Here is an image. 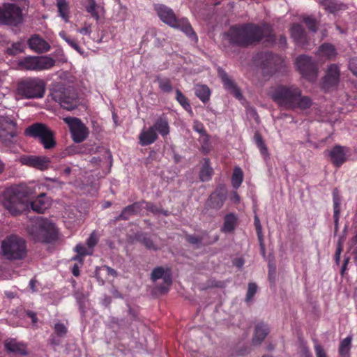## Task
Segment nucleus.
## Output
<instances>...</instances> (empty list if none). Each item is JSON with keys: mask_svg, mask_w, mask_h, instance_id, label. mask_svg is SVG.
I'll list each match as a JSON object with an SVG mask.
<instances>
[{"mask_svg": "<svg viewBox=\"0 0 357 357\" xmlns=\"http://www.w3.org/2000/svg\"><path fill=\"white\" fill-rule=\"evenodd\" d=\"M54 331L59 336H63L67 333V328L63 324L57 323L54 326Z\"/></svg>", "mask_w": 357, "mask_h": 357, "instance_id": "45", "label": "nucleus"}, {"mask_svg": "<svg viewBox=\"0 0 357 357\" xmlns=\"http://www.w3.org/2000/svg\"><path fill=\"white\" fill-rule=\"evenodd\" d=\"M105 268L107 271V274L111 275L114 277L116 276V271L114 269L109 266H105Z\"/></svg>", "mask_w": 357, "mask_h": 357, "instance_id": "58", "label": "nucleus"}, {"mask_svg": "<svg viewBox=\"0 0 357 357\" xmlns=\"http://www.w3.org/2000/svg\"><path fill=\"white\" fill-rule=\"evenodd\" d=\"M19 66L22 68L28 70L36 71V56H26L19 61Z\"/></svg>", "mask_w": 357, "mask_h": 357, "instance_id": "31", "label": "nucleus"}, {"mask_svg": "<svg viewBox=\"0 0 357 357\" xmlns=\"http://www.w3.org/2000/svg\"><path fill=\"white\" fill-rule=\"evenodd\" d=\"M24 50V44L22 42L14 43L9 47L7 52L9 54L15 55Z\"/></svg>", "mask_w": 357, "mask_h": 357, "instance_id": "41", "label": "nucleus"}, {"mask_svg": "<svg viewBox=\"0 0 357 357\" xmlns=\"http://www.w3.org/2000/svg\"><path fill=\"white\" fill-rule=\"evenodd\" d=\"M59 15L65 22H69V4L66 0H56Z\"/></svg>", "mask_w": 357, "mask_h": 357, "instance_id": "27", "label": "nucleus"}, {"mask_svg": "<svg viewBox=\"0 0 357 357\" xmlns=\"http://www.w3.org/2000/svg\"><path fill=\"white\" fill-rule=\"evenodd\" d=\"M142 207L147 208L153 213H158V208L151 203L144 202L142 204Z\"/></svg>", "mask_w": 357, "mask_h": 357, "instance_id": "54", "label": "nucleus"}, {"mask_svg": "<svg viewBox=\"0 0 357 357\" xmlns=\"http://www.w3.org/2000/svg\"><path fill=\"white\" fill-rule=\"evenodd\" d=\"M50 160L45 156H30L24 158L23 163L43 170L48 167Z\"/></svg>", "mask_w": 357, "mask_h": 357, "instance_id": "19", "label": "nucleus"}, {"mask_svg": "<svg viewBox=\"0 0 357 357\" xmlns=\"http://www.w3.org/2000/svg\"><path fill=\"white\" fill-rule=\"evenodd\" d=\"M1 253L7 259H22L26 255V245L24 239L12 235L1 243Z\"/></svg>", "mask_w": 357, "mask_h": 357, "instance_id": "5", "label": "nucleus"}, {"mask_svg": "<svg viewBox=\"0 0 357 357\" xmlns=\"http://www.w3.org/2000/svg\"><path fill=\"white\" fill-rule=\"evenodd\" d=\"M36 71L47 70L54 66L56 61L50 56H36Z\"/></svg>", "mask_w": 357, "mask_h": 357, "instance_id": "22", "label": "nucleus"}, {"mask_svg": "<svg viewBox=\"0 0 357 357\" xmlns=\"http://www.w3.org/2000/svg\"><path fill=\"white\" fill-rule=\"evenodd\" d=\"M319 55L331 59L335 56L336 51L332 45L324 44L319 49Z\"/></svg>", "mask_w": 357, "mask_h": 357, "instance_id": "30", "label": "nucleus"}, {"mask_svg": "<svg viewBox=\"0 0 357 357\" xmlns=\"http://www.w3.org/2000/svg\"><path fill=\"white\" fill-rule=\"evenodd\" d=\"M29 234L38 241H48L55 233L54 225L47 219L38 218L29 226Z\"/></svg>", "mask_w": 357, "mask_h": 357, "instance_id": "7", "label": "nucleus"}, {"mask_svg": "<svg viewBox=\"0 0 357 357\" xmlns=\"http://www.w3.org/2000/svg\"><path fill=\"white\" fill-rule=\"evenodd\" d=\"M75 250L77 252L79 256L74 257L73 259L79 261L81 264H82V257L86 255H91V252H86V248L82 244L77 245L75 248Z\"/></svg>", "mask_w": 357, "mask_h": 357, "instance_id": "42", "label": "nucleus"}, {"mask_svg": "<svg viewBox=\"0 0 357 357\" xmlns=\"http://www.w3.org/2000/svg\"><path fill=\"white\" fill-rule=\"evenodd\" d=\"M66 43L80 54L82 55L84 54L83 50L79 46L75 40L69 38Z\"/></svg>", "mask_w": 357, "mask_h": 357, "instance_id": "49", "label": "nucleus"}, {"mask_svg": "<svg viewBox=\"0 0 357 357\" xmlns=\"http://www.w3.org/2000/svg\"><path fill=\"white\" fill-rule=\"evenodd\" d=\"M16 124L10 119L0 116V141L8 145L12 142L13 138L16 135Z\"/></svg>", "mask_w": 357, "mask_h": 357, "instance_id": "13", "label": "nucleus"}, {"mask_svg": "<svg viewBox=\"0 0 357 357\" xmlns=\"http://www.w3.org/2000/svg\"><path fill=\"white\" fill-rule=\"evenodd\" d=\"M51 96L55 102L66 110H73L78 105L77 96L70 89L58 87L52 92Z\"/></svg>", "mask_w": 357, "mask_h": 357, "instance_id": "10", "label": "nucleus"}, {"mask_svg": "<svg viewBox=\"0 0 357 357\" xmlns=\"http://www.w3.org/2000/svg\"><path fill=\"white\" fill-rule=\"evenodd\" d=\"M86 10L96 20H98L103 13L102 7L97 5L95 0H89V4L86 6Z\"/></svg>", "mask_w": 357, "mask_h": 357, "instance_id": "29", "label": "nucleus"}, {"mask_svg": "<svg viewBox=\"0 0 357 357\" xmlns=\"http://www.w3.org/2000/svg\"><path fill=\"white\" fill-rule=\"evenodd\" d=\"M27 316L31 319L32 320V322L33 324L36 323L37 321V318H36V314L33 312H31V311H29L27 312Z\"/></svg>", "mask_w": 357, "mask_h": 357, "instance_id": "59", "label": "nucleus"}, {"mask_svg": "<svg viewBox=\"0 0 357 357\" xmlns=\"http://www.w3.org/2000/svg\"><path fill=\"white\" fill-rule=\"evenodd\" d=\"M213 169L209 165V160L204 159L202 167L200 171L199 176L202 181H207L211 179L213 174Z\"/></svg>", "mask_w": 357, "mask_h": 357, "instance_id": "32", "label": "nucleus"}, {"mask_svg": "<svg viewBox=\"0 0 357 357\" xmlns=\"http://www.w3.org/2000/svg\"><path fill=\"white\" fill-rule=\"evenodd\" d=\"M231 199L232 202L234 203H238L240 202V197L236 193V192H234L232 193Z\"/></svg>", "mask_w": 357, "mask_h": 357, "instance_id": "57", "label": "nucleus"}, {"mask_svg": "<svg viewBox=\"0 0 357 357\" xmlns=\"http://www.w3.org/2000/svg\"><path fill=\"white\" fill-rule=\"evenodd\" d=\"M304 22L308 28L312 31H316V22L311 17H305Z\"/></svg>", "mask_w": 357, "mask_h": 357, "instance_id": "50", "label": "nucleus"}, {"mask_svg": "<svg viewBox=\"0 0 357 357\" xmlns=\"http://www.w3.org/2000/svg\"><path fill=\"white\" fill-rule=\"evenodd\" d=\"M157 82L158 83L159 88L165 93H169L172 91V86L171 81L167 77H157Z\"/></svg>", "mask_w": 357, "mask_h": 357, "instance_id": "37", "label": "nucleus"}, {"mask_svg": "<svg viewBox=\"0 0 357 357\" xmlns=\"http://www.w3.org/2000/svg\"><path fill=\"white\" fill-rule=\"evenodd\" d=\"M160 278H162L167 286L172 284V277L168 269L165 270L162 267H157L153 270L151 273L152 280L155 281Z\"/></svg>", "mask_w": 357, "mask_h": 357, "instance_id": "23", "label": "nucleus"}, {"mask_svg": "<svg viewBox=\"0 0 357 357\" xmlns=\"http://www.w3.org/2000/svg\"><path fill=\"white\" fill-rule=\"evenodd\" d=\"M226 199V190L224 188L217 189L213 192L208 200V205L214 208H220Z\"/></svg>", "mask_w": 357, "mask_h": 357, "instance_id": "18", "label": "nucleus"}, {"mask_svg": "<svg viewBox=\"0 0 357 357\" xmlns=\"http://www.w3.org/2000/svg\"><path fill=\"white\" fill-rule=\"evenodd\" d=\"M188 241L192 243H197L199 242L197 238L192 236H190Z\"/></svg>", "mask_w": 357, "mask_h": 357, "instance_id": "64", "label": "nucleus"}, {"mask_svg": "<svg viewBox=\"0 0 357 357\" xmlns=\"http://www.w3.org/2000/svg\"><path fill=\"white\" fill-rule=\"evenodd\" d=\"M340 70L339 67L335 64L331 65L327 70L326 75L324 79V86L329 88L330 86L336 85L339 82Z\"/></svg>", "mask_w": 357, "mask_h": 357, "instance_id": "17", "label": "nucleus"}, {"mask_svg": "<svg viewBox=\"0 0 357 357\" xmlns=\"http://www.w3.org/2000/svg\"><path fill=\"white\" fill-rule=\"evenodd\" d=\"M331 162L335 166L342 165L350 155L349 149L344 146H335L329 151Z\"/></svg>", "mask_w": 357, "mask_h": 357, "instance_id": "14", "label": "nucleus"}, {"mask_svg": "<svg viewBox=\"0 0 357 357\" xmlns=\"http://www.w3.org/2000/svg\"><path fill=\"white\" fill-rule=\"evenodd\" d=\"M255 142H256V144H257V146L260 149L261 153L262 154L266 153L267 149H266V146H265V144H264L261 137L259 135H256L255 136Z\"/></svg>", "mask_w": 357, "mask_h": 357, "instance_id": "46", "label": "nucleus"}, {"mask_svg": "<svg viewBox=\"0 0 357 357\" xmlns=\"http://www.w3.org/2000/svg\"><path fill=\"white\" fill-rule=\"evenodd\" d=\"M271 28L268 24L259 26L252 24L241 26L231 27L225 33V38L230 43L246 46L259 41L264 36L271 33Z\"/></svg>", "mask_w": 357, "mask_h": 357, "instance_id": "3", "label": "nucleus"}, {"mask_svg": "<svg viewBox=\"0 0 357 357\" xmlns=\"http://www.w3.org/2000/svg\"><path fill=\"white\" fill-rule=\"evenodd\" d=\"M195 93L203 102H206L210 98L211 91L207 86L197 84L195 86Z\"/></svg>", "mask_w": 357, "mask_h": 357, "instance_id": "28", "label": "nucleus"}, {"mask_svg": "<svg viewBox=\"0 0 357 357\" xmlns=\"http://www.w3.org/2000/svg\"><path fill=\"white\" fill-rule=\"evenodd\" d=\"M243 178V173L241 169L238 167H235L231 177V183L234 188H238L241 185Z\"/></svg>", "mask_w": 357, "mask_h": 357, "instance_id": "36", "label": "nucleus"}, {"mask_svg": "<svg viewBox=\"0 0 357 357\" xmlns=\"http://www.w3.org/2000/svg\"><path fill=\"white\" fill-rule=\"evenodd\" d=\"M28 45L37 53L47 52L50 50V45L38 35L31 36L28 40Z\"/></svg>", "mask_w": 357, "mask_h": 357, "instance_id": "15", "label": "nucleus"}, {"mask_svg": "<svg viewBox=\"0 0 357 357\" xmlns=\"http://www.w3.org/2000/svg\"><path fill=\"white\" fill-rule=\"evenodd\" d=\"M22 21V11L17 3H6L0 7V24L17 26Z\"/></svg>", "mask_w": 357, "mask_h": 357, "instance_id": "8", "label": "nucleus"}, {"mask_svg": "<svg viewBox=\"0 0 357 357\" xmlns=\"http://www.w3.org/2000/svg\"><path fill=\"white\" fill-rule=\"evenodd\" d=\"M257 292V285L255 283H250L248 284V289L246 296V301L249 302L252 300L253 296Z\"/></svg>", "mask_w": 357, "mask_h": 357, "instance_id": "44", "label": "nucleus"}, {"mask_svg": "<svg viewBox=\"0 0 357 357\" xmlns=\"http://www.w3.org/2000/svg\"><path fill=\"white\" fill-rule=\"evenodd\" d=\"M64 122L68 126L73 140L76 143L84 141L89 136L88 128L77 118L66 117Z\"/></svg>", "mask_w": 357, "mask_h": 357, "instance_id": "11", "label": "nucleus"}, {"mask_svg": "<svg viewBox=\"0 0 357 357\" xmlns=\"http://www.w3.org/2000/svg\"><path fill=\"white\" fill-rule=\"evenodd\" d=\"M152 127L154 128L155 132L158 131L163 137L167 136L169 133V123L165 116L159 117Z\"/></svg>", "mask_w": 357, "mask_h": 357, "instance_id": "24", "label": "nucleus"}, {"mask_svg": "<svg viewBox=\"0 0 357 357\" xmlns=\"http://www.w3.org/2000/svg\"><path fill=\"white\" fill-rule=\"evenodd\" d=\"M296 66L302 75L309 81H314L317 78V65L310 57L301 55L296 59Z\"/></svg>", "mask_w": 357, "mask_h": 357, "instance_id": "12", "label": "nucleus"}, {"mask_svg": "<svg viewBox=\"0 0 357 357\" xmlns=\"http://www.w3.org/2000/svg\"><path fill=\"white\" fill-rule=\"evenodd\" d=\"M155 10L160 19L163 22L172 27L181 29L188 36L195 40H197L195 31L186 18L177 20L173 10L164 5L157 6Z\"/></svg>", "mask_w": 357, "mask_h": 357, "instance_id": "4", "label": "nucleus"}, {"mask_svg": "<svg viewBox=\"0 0 357 357\" xmlns=\"http://www.w3.org/2000/svg\"><path fill=\"white\" fill-rule=\"evenodd\" d=\"M340 199L337 195L336 190L333 191V204H334V218L335 222L337 223L339 219V215L340 211Z\"/></svg>", "mask_w": 357, "mask_h": 357, "instance_id": "40", "label": "nucleus"}, {"mask_svg": "<svg viewBox=\"0 0 357 357\" xmlns=\"http://www.w3.org/2000/svg\"><path fill=\"white\" fill-rule=\"evenodd\" d=\"M341 251H342V248L340 246H339L337 250H336V252H335V261L338 263L339 261H340V254H341Z\"/></svg>", "mask_w": 357, "mask_h": 357, "instance_id": "60", "label": "nucleus"}, {"mask_svg": "<svg viewBox=\"0 0 357 357\" xmlns=\"http://www.w3.org/2000/svg\"><path fill=\"white\" fill-rule=\"evenodd\" d=\"M139 208V204H134L132 205L126 207L119 215V218L123 220L128 219L131 214L137 213Z\"/></svg>", "mask_w": 357, "mask_h": 357, "instance_id": "38", "label": "nucleus"}, {"mask_svg": "<svg viewBox=\"0 0 357 357\" xmlns=\"http://www.w3.org/2000/svg\"><path fill=\"white\" fill-rule=\"evenodd\" d=\"M218 73L222 79L225 88L232 93L237 99L242 100L243 96L236 84L229 78L227 74L222 69L218 70Z\"/></svg>", "mask_w": 357, "mask_h": 357, "instance_id": "16", "label": "nucleus"}, {"mask_svg": "<svg viewBox=\"0 0 357 357\" xmlns=\"http://www.w3.org/2000/svg\"><path fill=\"white\" fill-rule=\"evenodd\" d=\"M255 225L256 227V229H257L259 238H261V226L259 218L257 215H255Z\"/></svg>", "mask_w": 357, "mask_h": 357, "instance_id": "53", "label": "nucleus"}, {"mask_svg": "<svg viewBox=\"0 0 357 357\" xmlns=\"http://www.w3.org/2000/svg\"><path fill=\"white\" fill-rule=\"evenodd\" d=\"M271 96L278 105L289 110H305L312 105V100L302 94L301 90L296 86H279L271 93Z\"/></svg>", "mask_w": 357, "mask_h": 357, "instance_id": "2", "label": "nucleus"}, {"mask_svg": "<svg viewBox=\"0 0 357 357\" xmlns=\"http://www.w3.org/2000/svg\"><path fill=\"white\" fill-rule=\"evenodd\" d=\"M268 332V328L266 324L263 323L258 324L255 328L253 342L260 344L266 337Z\"/></svg>", "mask_w": 357, "mask_h": 357, "instance_id": "25", "label": "nucleus"}, {"mask_svg": "<svg viewBox=\"0 0 357 357\" xmlns=\"http://www.w3.org/2000/svg\"><path fill=\"white\" fill-rule=\"evenodd\" d=\"M45 83L39 78H31L18 84L17 95L24 98L34 99L43 97Z\"/></svg>", "mask_w": 357, "mask_h": 357, "instance_id": "6", "label": "nucleus"}, {"mask_svg": "<svg viewBox=\"0 0 357 357\" xmlns=\"http://www.w3.org/2000/svg\"><path fill=\"white\" fill-rule=\"evenodd\" d=\"M176 93L177 101L186 111H188L190 114H192L191 106L185 96L179 90H176Z\"/></svg>", "mask_w": 357, "mask_h": 357, "instance_id": "39", "label": "nucleus"}, {"mask_svg": "<svg viewBox=\"0 0 357 357\" xmlns=\"http://www.w3.org/2000/svg\"><path fill=\"white\" fill-rule=\"evenodd\" d=\"M199 142L202 144V149L205 153H208L210 151L209 147V137L208 135L204 134L200 136Z\"/></svg>", "mask_w": 357, "mask_h": 357, "instance_id": "43", "label": "nucleus"}, {"mask_svg": "<svg viewBox=\"0 0 357 357\" xmlns=\"http://www.w3.org/2000/svg\"><path fill=\"white\" fill-rule=\"evenodd\" d=\"M25 135L39 139L45 149H50L55 146L53 132L43 123H36L28 127Z\"/></svg>", "mask_w": 357, "mask_h": 357, "instance_id": "9", "label": "nucleus"}, {"mask_svg": "<svg viewBox=\"0 0 357 357\" xmlns=\"http://www.w3.org/2000/svg\"><path fill=\"white\" fill-rule=\"evenodd\" d=\"M314 349L317 357H327L323 348L320 345L317 344Z\"/></svg>", "mask_w": 357, "mask_h": 357, "instance_id": "52", "label": "nucleus"}, {"mask_svg": "<svg viewBox=\"0 0 357 357\" xmlns=\"http://www.w3.org/2000/svg\"><path fill=\"white\" fill-rule=\"evenodd\" d=\"M31 199L30 189L25 185L10 188L0 196L1 204L13 215H17L29 206L33 211L43 213L50 206V202L44 193L33 201Z\"/></svg>", "mask_w": 357, "mask_h": 357, "instance_id": "1", "label": "nucleus"}, {"mask_svg": "<svg viewBox=\"0 0 357 357\" xmlns=\"http://www.w3.org/2000/svg\"><path fill=\"white\" fill-rule=\"evenodd\" d=\"M97 242H98V238H97L96 235L94 233H93L91 234V236L87 239L86 243H87L89 248H91L97 243Z\"/></svg>", "mask_w": 357, "mask_h": 357, "instance_id": "51", "label": "nucleus"}, {"mask_svg": "<svg viewBox=\"0 0 357 357\" xmlns=\"http://www.w3.org/2000/svg\"><path fill=\"white\" fill-rule=\"evenodd\" d=\"M77 32L80 33L82 35H90L91 33V29L90 26H85L81 29H77Z\"/></svg>", "mask_w": 357, "mask_h": 357, "instance_id": "55", "label": "nucleus"}, {"mask_svg": "<svg viewBox=\"0 0 357 357\" xmlns=\"http://www.w3.org/2000/svg\"><path fill=\"white\" fill-rule=\"evenodd\" d=\"M193 129H194L195 131L197 132L201 135H203L206 134V131H205V128H204V125L201 122H199L198 121H194V123H193Z\"/></svg>", "mask_w": 357, "mask_h": 357, "instance_id": "48", "label": "nucleus"}, {"mask_svg": "<svg viewBox=\"0 0 357 357\" xmlns=\"http://www.w3.org/2000/svg\"><path fill=\"white\" fill-rule=\"evenodd\" d=\"M72 273L75 276L79 275V266L77 264H74L72 268Z\"/></svg>", "mask_w": 357, "mask_h": 357, "instance_id": "56", "label": "nucleus"}, {"mask_svg": "<svg viewBox=\"0 0 357 357\" xmlns=\"http://www.w3.org/2000/svg\"><path fill=\"white\" fill-rule=\"evenodd\" d=\"M158 138L154 128L149 127L147 129H143L139 135V144L142 146H147L153 144Z\"/></svg>", "mask_w": 357, "mask_h": 357, "instance_id": "20", "label": "nucleus"}, {"mask_svg": "<svg viewBox=\"0 0 357 357\" xmlns=\"http://www.w3.org/2000/svg\"><path fill=\"white\" fill-rule=\"evenodd\" d=\"M319 4L322 5L325 9L329 10L331 13H335L341 9L343 6L342 4H338L335 0H316Z\"/></svg>", "mask_w": 357, "mask_h": 357, "instance_id": "34", "label": "nucleus"}, {"mask_svg": "<svg viewBox=\"0 0 357 357\" xmlns=\"http://www.w3.org/2000/svg\"><path fill=\"white\" fill-rule=\"evenodd\" d=\"M351 337L348 336L341 342L339 348V353L341 357H349L351 349Z\"/></svg>", "mask_w": 357, "mask_h": 357, "instance_id": "35", "label": "nucleus"}, {"mask_svg": "<svg viewBox=\"0 0 357 357\" xmlns=\"http://www.w3.org/2000/svg\"><path fill=\"white\" fill-rule=\"evenodd\" d=\"M291 34L298 44L304 45L305 33L301 25L294 24L291 29Z\"/></svg>", "mask_w": 357, "mask_h": 357, "instance_id": "26", "label": "nucleus"}, {"mask_svg": "<svg viewBox=\"0 0 357 357\" xmlns=\"http://www.w3.org/2000/svg\"><path fill=\"white\" fill-rule=\"evenodd\" d=\"M5 347L8 351L16 354H27L26 345L15 339L7 340L5 342Z\"/></svg>", "mask_w": 357, "mask_h": 357, "instance_id": "21", "label": "nucleus"}, {"mask_svg": "<svg viewBox=\"0 0 357 357\" xmlns=\"http://www.w3.org/2000/svg\"><path fill=\"white\" fill-rule=\"evenodd\" d=\"M236 218L233 214L226 215L222 231L225 233L232 231L236 226Z\"/></svg>", "mask_w": 357, "mask_h": 357, "instance_id": "33", "label": "nucleus"}, {"mask_svg": "<svg viewBox=\"0 0 357 357\" xmlns=\"http://www.w3.org/2000/svg\"><path fill=\"white\" fill-rule=\"evenodd\" d=\"M349 68L354 75L357 77V56L353 57L349 60Z\"/></svg>", "mask_w": 357, "mask_h": 357, "instance_id": "47", "label": "nucleus"}, {"mask_svg": "<svg viewBox=\"0 0 357 357\" xmlns=\"http://www.w3.org/2000/svg\"><path fill=\"white\" fill-rule=\"evenodd\" d=\"M59 36L66 42H67V40L69 39V38L66 36V33L64 31L59 32Z\"/></svg>", "mask_w": 357, "mask_h": 357, "instance_id": "62", "label": "nucleus"}, {"mask_svg": "<svg viewBox=\"0 0 357 357\" xmlns=\"http://www.w3.org/2000/svg\"><path fill=\"white\" fill-rule=\"evenodd\" d=\"M144 243H145L146 247L148 248L149 249H152V248L155 249V247L153 246V243L150 240H149V239L145 240Z\"/></svg>", "mask_w": 357, "mask_h": 357, "instance_id": "61", "label": "nucleus"}, {"mask_svg": "<svg viewBox=\"0 0 357 357\" xmlns=\"http://www.w3.org/2000/svg\"><path fill=\"white\" fill-rule=\"evenodd\" d=\"M234 264L238 267H241L243 265V261L241 259H238L234 261Z\"/></svg>", "mask_w": 357, "mask_h": 357, "instance_id": "63", "label": "nucleus"}]
</instances>
